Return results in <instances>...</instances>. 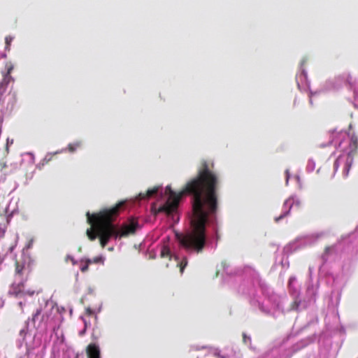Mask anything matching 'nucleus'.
<instances>
[{"label": "nucleus", "instance_id": "393cba45", "mask_svg": "<svg viewBox=\"0 0 358 358\" xmlns=\"http://www.w3.org/2000/svg\"><path fill=\"white\" fill-rule=\"evenodd\" d=\"M227 358H238V353L235 352L231 357L228 355Z\"/></svg>", "mask_w": 358, "mask_h": 358}, {"label": "nucleus", "instance_id": "f8f14e48", "mask_svg": "<svg viewBox=\"0 0 358 358\" xmlns=\"http://www.w3.org/2000/svg\"><path fill=\"white\" fill-rule=\"evenodd\" d=\"M293 200L292 199H287L285 201V203H284V206L285 207H287L288 208V210L287 211H285L283 214H282L281 215H280L278 217H276L275 218V221L278 222L280 220L282 219L284 217H285L288 213L289 212L291 208H292V206L293 204Z\"/></svg>", "mask_w": 358, "mask_h": 358}, {"label": "nucleus", "instance_id": "7c9ffc66", "mask_svg": "<svg viewBox=\"0 0 358 358\" xmlns=\"http://www.w3.org/2000/svg\"><path fill=\"white\" fill-rule=\"evenodd\" d=\"M218 273H219V272H218V271H216V273H215V277H217V276L218 275Z\"/></svg>", "mask_w": 358, "mask_h": 358}, {"label": "nucleus", "instance_id": "20e7f679", "mask_svg": "<svg viewBox=\"0 0 358 358\" xmlns=\"http://www.w3.org/2000/svg\"><path fill=\"white\" fill-rule=\"evenodd\" d=\"M348 134L344 131L333 130L329 132L330 143H334L336 146L340 147L343 141L348 138Z\"/></svg>", "mask_w": 358, "mask_h": 358}, {"label": "nucleus", "instance_id": "c85d7f7f", "mask_svg": "<svg viewBox=\"0 0 358 358\" xmlns=\"http://www.w3.org/2000/svg\"><path fill=\"white\" fill-rule=\"evenodd\" d=\"M329 329H337V327H328Z\"/></svg>", "mask_w": 358, "mask_h": 358}, {"label": "nucleus", "instance_id": "6e6552de", "mask_svg": "<svg viewBox=\"0 0 358 358\" xmlns=\"http://www.w3.org/2000/svg\"><path fill=\"white\" fill-rule=\"evenodd\" d=\"M201 348L207 349V352H208V355L206 356L207 358H212V357L224 358L223 356L222 355L220 350H218L217 348H207L206 347H202Z\"/></svg>", "mask_w": 358, "mask_h": 358}, {"label": "nucleus", "instance_id": "f257e3e1", "mask_svg": "<svg viewBox=\"0 0 358 358\" xmlns=\"http://www.w3.org/2000/svg\"><path fill=\"white\" fill-rule=\"evenodd\" d=\"M217 179L205 162L199 171L198 175L189 180L179 192L166 187L169 194L166 202L157 209V213L168 215L175 211L180 199L184 195L192 196L193 217L191 220L192 230L185 234H177L180 244L187 251L201 252L206 245V224L208 215L214 214L217 209L216 192Z\"/></svg>", "mask_w": 358, "mask_h": 358}, {"label": "nucleus", "instance_id": "9b49d317", "mask_svg": "<svg viewBox=\"0 0 358 358\" xmlns=\"http://www.w3.org/2000/svg\"><path fill=\"white\" fill-rule=\"evenodd\" d=\"M27 270L24 263H21L18 261L15 262V273L20 276H22L24 271Z\"/></svg>", "mask_w": 358, "mask_h": 358}, {"label": "nucleus", "instance_id": "4468645a", "mask_svg": "<svg viewBox=\"0 0 358 358\" xmlns=\"http://www.w3.org/2000/svg\"><path fill=\"white\" fill-rule=\"evenodd\" d=\"M162 257H171V252L169 247L163 246L160 254Z\"/></svg>", "mask_w": 358, "mask_h": 358}, {"label": "nucleus", "instance_id": "aec40b11", "mask_svg": "<svg viewBox=\"0 0 358 358\" xmlns=\"http://www.w3.org/2000/svg\"><path fill=\"white\" fill-rule=\"evenodd\" d=\"M187 265V259L186 258L182 259L180 262V272L182 273L184 268Z\"/></svg>", "mask_w": 358, "mask_h": 358}, {"label": "nucleus", "instance_id": "dca6fc26", "mask_svg": "<svg viewBox=\"0 0 358 358\" xmlns=\"http://www.w3.org/2000/svg\"><path fill=\"white\" fill-rule=\"evenodd\" d=\"M91 264H92V260H91L90 259H87L85 261V264L81 266L80 271L83 273H85V272L87 271L88 268H89V265Z\"/></svg>", "mask_w": 358, "mask_h": 358}, {"label": "nucleus", "instance_id": "39448f33", "mask_svg": "<svg viewBox=\"0 0 358 358\" xmlns=\"http://www.w3.org/2000/svg\"><path fill=\"white\" fill-rule=\"evenodd\" d=\"M158 189V187H154L152 189H148L145 193H139L136 196V199L139 201L149 199L157 193Z\"/></svg>", "mask_w": 358, "mask_h": 358}, {"label": "nucleus", "instance_id": "b1692460", "mask_svg": "<svg viewBox=\"0 0 358 358\" xmlns=\"http://www.w3.org/2000/svg\"><path fill=\"white\" fill-rule=\"evenodd\" d=\"M6 167H7V164H6V162H4V161L0 162V169H1V171L3 170Z\"/></svg>", "mask_w": 358, "mask_h": 358}, {"label": "nucleus", "instance_id": "ddd939ff", "mask_svg": "<svg viewBox=\"0 0 358 358\" xmlns=\"http://www.w3.org/2000/svg\"><path fill=\"white\" fill-rule=\"evenodd\" d=\"M81 146V142L78 141L68 145V150L70 152H75L78 148Z\"/></svg>", "mask_w": 358, "mask_h": 358}, {"label": "nucleus", "instance_id": "0eeeda50", "mask_svg": "<svg viewBox=\"0 0 358 358\" xmlns=\"http://www.w3.org/2000/svg\"><path fill=\"white\" fill-rule=\"evenodd\" d=\"M20 336L22 338V341H20V346L23 343H24L27 346V352H29L33 348V347H31L27 343V339L28 338H31V336L28 334L27 331L25 329H23L20 331Z\"/></svg>", "mask_w": 358, "mask_h": 358}, {"label": "nucleus", "instance_id": "2f4dec72", "mask_svg": "<svg viewBox=\"0 0 358 358\" xmlns=\"http://www.w3.org/2000/svg\"><path fill=\"white\" fill-rule=\"evenodd\" d=\"M275 350H272V353H273H273H275Z\"/></svg>", "mask_w": 358, "mask_h": 358}, {"label": "nucleus", "instance_id": "bb28decb", "mask_svg": "<svg viewBox=\"0 0 358 358\" xmlns=\"http://www.w3.org/2000/svg\"><path fill=\"white\" fill-rule=\"evenodd\" d=\"M330 249H331V247H329V246L326 247L325 248V253L327 254L329 252Z\"/></svg>", "mask_w": 358, "mask_h": 358}, {"label": "nucleus", "instance_id": "423d86ee", "mask_svg": "<svg viewBox=\"0 0 358 358\" xmlns=\"http://www.w3.org/2000/svg\"><path fill=\"white\" fill-rule=\"evenodd\" d=\"M87 352L88 358H101L99 348L96 344H90Z\"/></svg>", "mask_w": 358, "mask_h": 358}, {"label": "nucleus", "instance_id": "2eb2a0df", "mask_svg": "<svg viewBox=\"0 0 358 358\" xmlns=\"http://www.w3.org/2000/svg\"><path fill=\"white\" fill-rule=\"evenodd\" d=\"M13 40V37H12L11 36H6V38H5V44H6L5 49L6 50H8V51L10 50V44H11Z\"/></svg>", "mask_w": 358, "mask_h": 358}, {"label": "nucleus", "instance_id": "a878e982", "mask_svg": "<svg viewBox=\"0 0 358 358\" xmlns=\"http://www.w3.org/2000/svg\"><path fill=\"white\" fill-rule=\"evenodd\" d=\"M12 70H13V66H9V67L8 68V70H7V74H8H8H10V73H11Z\"/></svg>", "mask_w": 358, "mask_h": 358}, {"label": "nucleus", "instance_id": "6ab92c4d", "mask_svg": "<svg viewBox=\"0 0 358 358\" xmlns=\"http://www.w3.org/2000/svg\"><path fill=\"white\" fill-rule=\"evenodd\" d=\"M243 343L246 345H250L251 343V338L245 333L243 334Z\"/></svg>", "mask_w": 358, "mask_h": 358}, {"label": "nucleus", "instance_id": "1a4fd4ad", "mask_svg": "<svg viewBox=\"0 0 358 358\" xmlns=\"http://www.w3.org/2000/svg\"><path fill=\"white\" fill-rule=\"evenodd\" d=\"M94 315H90V314H87V315H83V316H80V319L81 320L83 321V322L84 323V325H85V329L83 330V331H80V335H83L86 329L88 327V323L90 322V319L91 318H93L94 320H96V317H93Z\"/></svg>", "mask_w": 358, "mask_h": 358}, {"label": "nucleus", "instance_id": "7ed1b4c3", "mask_svg": "<svg viewBox=\"0 0 358 358\" xmlns=\"http://www.w3.org/2000/svg\"><path fill=\"white\" fill-rule=\"evenodd\" d=\"M358 149V137L353 134L350 137L348 152L340 155L334 164V169L336 171L339 166L343 167V176L346 178L349 175L354 157L357 155Z\"/></svg>", "mask_w": 358, "mask_h": 358}, {"label": "nucleus", "instance_id": "f03ea898", "mask_svg": "<svg viewBox=\"0 0 358 358\" xmlns=\"http://www.w3.org/2000/svg\"><path fill=\"white\" fill-rule=\"evenodd\" d=\"M124 204V201H120L115 206L103 208L96 213H87V222L91 227L87 229L86 234L91 241L99 238L101 246L104 248L111 238L127 236L136 232L138 222L134 220L123 224L121 228L113 224Z\"/></svg>", "mask_w": 358, "mask_h": 358}, {"label": "nucleus", "instance_id": "c756f323", "mask_svg": "<svg viewBox=\"0 0 358 358\" xmlns=\"http://www.w3.org/2000/svg\"><path fill=\"white\" fill-rule=\"evenodd\" d=\"M87 313H89V314L92 313V312L90 310V308H88V309L87 310Z\"/></svg>", "mask_w": 358, "mask_h": 358}, {"label": "nucleus", "instance_id": "a211bd4d", "mask_svg": "<svg viewBox=\"0 0 358 358\" xmlns=\"http://www.w3.org/2000/svg\"><path fill=\"white\" fill-rule=\"evenodd\" d=\"M52 155L48 154L47 155L44 159L41 161V164L42 166H44L45 164H47L51 159H52Z\"/></svg>", "mask_w": 358, "mask_h": 358}, {"label": "nucleus", "instance_id": "473e14b6", "mask_svg": "<svg viewBox=\"0 0 358 358\" xmlns=\"http://www.w3.org/2000/svg\"><path fill=\"white\" fill-rule=\"evenodd\" d=\"M197 358H199V357H197Z\"/></svg>", "mask_w": 358, "mask_h": 358}, {"label": "nucleus", "instance_id": "5701e85b", "mask_svg": "<svg viewBox=\"0 0 358 358\" xmlns=\"http://www.w3.org/2000/svg\"><path fill=\"white\" fill-rule=\"evenodd\" d=\"M317 358H329V353L327 352H322Z\"/></svg>", "mask_w": 358, "mask_h": 358}, {"label": "nucleus", "instance_id": "cd10ccee", "mask_svg": "<svg viewBox=\"0 0 358 358\" xmlns=\"http://www.w3.org/2000/svg\"><path fill=\"white\" fill-rule=\"evenodd\" d=\"M6 76L3 78V80L0 83V87H1L3 85V83L6 82Z\"/></svg>", "mask_w": 358, "mask_h": 358}, {"label": "nucleus", "instance_id": "9d476101", "mask_svg": "<svg viewBox=\"0 0 358 358\" xmlns=\"http://www.w3.org/2000/svg\"><path fill=\"white\" fill-rule=\"evenodd\" d=\"M313 338L311 337V338H308L305 340H302L299 343H296L294 346V350L293 352H296L297 350L304 348L305 346H306L308 344L310 343L311 342H313Z\"/></svg>", "mask_w": 358, "mask_h": 358}, {"label": "nucleus", "instance_id": "412c9836", "mask_svg": "<svg viewBox=\"0 0 358 358\" xmlns=\"http://www.w3.org/2000/svg\"><path fill=\"white\" fill-rule=\"evenodd\" d=\"M92 260V263H94V264H99V263L103 262V259L102 257H96L93 258Z\"/></svg>", "mask_w": 358, "mask_h": 358}, {"label": "nucleus", "instance_id": "f3484780", "mask_svg": "<svg viewBox=\"0 0 358 358\" xmlns=\"http://www.w3.org/2000/svg\"><path fill=\"white\" fill-rule=\"evenodd\" d=\"M325 320L327 322V321H329V320H332L334 322H338L339 321V317H338V315H327L326 317H325Z\"/></svg>", "mask_w": 358, "mask_h": 358}, {"label": "nucleus", "instance_id": "4be33fe9", "mask_svg": "<svg viewBox=\"0 0 358 358\" xmlns=\"http://www.w3.org/2000/svg\"><path fill=\"white\" fill-rule=\"evenodd\" d=\"M300 304V302L295 300L292 304V310H294V311H296L297 309H298V307Z\"/></svg>", "mask_w": 358, "mask_h": 358}]
</instances>
